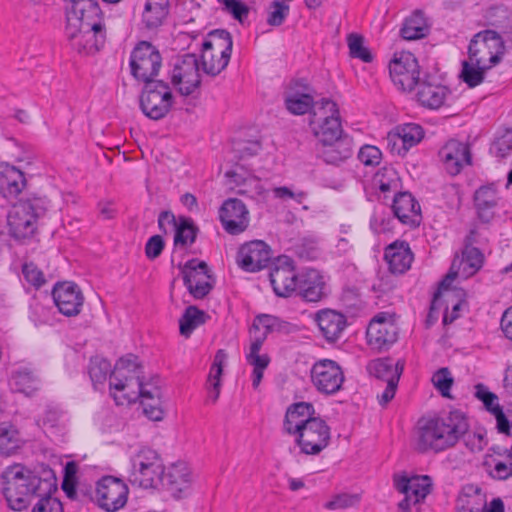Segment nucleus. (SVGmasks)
I'll use <instances>...</instances> for the list:
<instances>
[{"mask_svg":"<svg viewBox=\"0 0 512 512\" xmlns=\"http://www.w3.org/2000/svg\"><path fill=\"white\" fill-rule=\"evenodd\" d=\"M137 360V356L129 354L116 362L110 375V390L127 392L122 397L113 394V398L117 405H122L124 401L135 403L140 400L143 412L149 419L162 420L164 412L161 408V389L151 381L144 382L143 370Z\"/></svg>","mask_w":512,"mask_h":512,"instance_id":"f257e3e1","label":"nucleus"},{"mask_svg":"<svg viewBox=\"0 0 512 512\" xmlns=\"http://www.w3.org/2000/svg\"><path fill=\"white\" fill-rule=\"evenodd\" d=\"M65 35L70 47L79 54H93L98 52L106 40V31L95 32L94 29H85L81 25L67 23Z\"/></svg>","mask_w":512,"mask_h":512,"instance_id":"aec40b11","label":"nucleus"},{"mask_svg":"<svg viewBox=\"0 0 512 512\" xmlns=\"http://www.w3.org/2000/svg\"><path fill=\"white\" fill-rule=\"evenodd\" d=\"M462 262L464 265L469 267V274L472 275L481 268L483 263V254L478 248L465 247Z\"/></svg>","mask_w":512,"mask_h":512,"instance_id":"0e129e2a","label":"nucleus"},{"mask_svg":"<svg viewBox=\"0 0 512 512\" xmlns=\"http://www.w3.org/2000/svg\"><path fill=\"white\" fill-rule=\"evenodd\" d=\"M45 198L34 197L16 203L8 214L10 235L16 240L30 239L36 232L37 220L47 210Z\"/></svg>","mask_w":512,"mask_h":512,"instance_id":"20e7f679","label":"nucleus"},{"mask_svg":"<svg viewBox=\"0 0 512 512\" xmlns=\"http://www.w3.org/2000/svg\"><path fill=\"white\" fill-rule=\"evenodd\" d=\"M398 327L385 313L376 315L366 331L368 345L379 352L388 350L398 339Z\"/></svg>","mask_w":512,"mask_h":512,"instance_id":"6ab92c4d","label":"nucleus"},{"mask_svg":"<svg viewBox=\"0 0 512 512\" xmlns=\"http://www.w3.org/2000/svg\"><path fill=\"white\" fill-rule=\"evenodd\" d=\"M315 417L313 404L308 402L291 404L286 410L282 427L283 432L295 436Z\"/></svg>","mask_w":512,"mask_h":512,"instance_id":"7c9ffc66","label":"nucleus"},{"mask_svg":"<svg viewBox=\"0 0 512 512\" xmlns=\"http://www.w3.org/2000/svg\"><path fill=\"white\" fill-rule=\"evenodd\" d=\"M382 153L372 145H365L360 148L358 153L359 160L366 166H375L380 163Z\"/></svg>","mask_w":512,"mask_h":512,"instance_id":"774afa93","label":"nucleus"},{"mask_svg":"<svg viewBox=\"0 0 512 512\" xmlns=\"http://www.w3.org/2000/svg\"><path fill=\"white\" fill-rule=\"evenodd\" d=\"M129 488L120 478L106 475L96 483L95 500L97 505L106 512H117L128 500Z\"/></svg>","mask_w":512,"mask_h":512,"instance_id":"9b49d317","label":"nucleus"},{"mask_svg":"<svg viewBox=\"0 0 512 512\" xmlns=\"http://www.w3.org/2000/svg\"><path fill=\"white\" fill-rule=\"evenodd\" d=\"M498 201L495 184L483 185L475 191L474 203L481 221L489 222L492 219Z\"/></svg>","mask_w":512,"mask_h":512,"instance_id":"e433bc0d","label":"nucleus"},{"mask_svg":"<svg viewBox=\"0 0 512 512\" xmlns=\"http://www.w3.org/2000/svg\"><path fill=\"white\" fill-rule=\"evenodd\" d=\"M232 37L226 30H215L202 44V69L210 76L220 74L228 65L232 52Z\"/></svg>","mask_w":512,"mask_h":512,"instance_id":"0eeeda50","label":"nucleus"},{"mask_svg":"<svg viewBox=\"0 0 512 512\" xmlns=\"http://www.w3.org/2000/svg\"><path fill=\"white\" fill-rule=\"evenodd\" d=\"M295 255L306 261L315 260L319 256L317 242L313 239L304 238L294 245Z\"/></svg>","mask_w":512,"mask_h":512,"instance_id":"6e6d98bb","label":"nucleus"},{"mask_svg":"<svg viewBox=\"0 0 512 512\" xmlns=\"http://www.w3.org/2000/svg\"><path fill=\"white\" fill-rule=\"evenodd\" d=\"M310 373L313 385L324 394H335L344 382V373L340 365L330 359L316 361Z\"/></svg>","mask_w":512,"mask_h":512,"instance_id":"a211bd4d","label":"nucleus"},{"mask_svg":"<svg viewBox=\"0 0 512 512\" xmlns=\"http://www.w3.org/2000/svg\"><path fill=\"white\" fill-rule=\"evenodd\" d=\"M169 13V0H147L142 14L143 23L148 29L162 25Z\"/></svg>","mask_w":512,"mask_h":512,"instance_id":"ea45409f","label":"nucleus"},{"mask_svg":"<svg viewBox=\"0 0 512 512\" xmlns=\"http://www.w3.org/2000/svg\"><path fill=\"white\" fill-rule=\"evenodd\" d=\"M428 33L427 21L423 12L417 10L403 23L401 36L405 40H416L423 38Z\"/></svg>","mask_w":512,"mask_h":512,"instance_id":"37998d69","label":"nucleus"},{"mask_svg":"<svg viewBox=\"0 0 512 512\" xmlns=\"http://www.w3.org/2000/svg\"><path fill=\"white\" fill-rule=\"evenodd\" d=\"M52 296L59 312L63 315L71 317L81 312L84 296L75 283L66 281L55 284Z\"/></svg>","mask_w":512,"mask_h":512,"instance_id":"b1692460","label":"nucleus"},{"mask_svg":"<svg viewBox=\"0 0 512 512\" xmlns=\"http://www.w3.org/2000/svg\"><path fill=\"white\" fill-rule=\"evenodd\" d=\"M296 293L306 302H319L327 296L323 275L316 269L298 273Z\"/></svg>","mask_w":512,"mask_h":512,"instance_id":"c85d7f7f","label":"nucleus"},{"mask_svg":"<svg viewBox=\"0 0 512 512\" xmlns=\"http://www.w3.org/2000/svg\"><path fill=\"white\" fill-rule=\"evenodd\" d=\"M275 316L269 314H260L253 320L251 327V341L262 338L261 344L263 345L268 335L274 333Z\"/></svg>","mask_w":512,"mask_h":512,"instance_id":"09e8293b","label":"nucleus"},{"mask_svg":"<svg viewBox=\"0 0 512 512\" xmlns=\"http://www.w3.org/2000/svg\"><path fill=\"white\" fill-rule=\"evenodd\" d=\"M227 359V353L225 350L220 349L214 356V361L210 369L208 382L210 383L211 389L209 391V399L215 403L220 395L221 387V376L223 372V366Z\"/></svg>","mask_w":512,"mask_h":512,"instance_id":"a18cd8bd","label":"nucleus"},{"mask_svg":"<svg viewBox=\"0 0 512 512\" xmlns=\"http://www.w3.org/2000/svg\"><path fill=\"white\" fill-rule=\"evenodd\" d=\"M262 338L251 341L249 352L246 354V361L253 366V370L264 371L269 363L270 357L267 354H259Z\"/></svg>","mask_w":512,"mask_h":512,"instance_id":"3c124183","label":"nucleus"},{"mask_svg":"<svg viewBox=\"0 0 512 512\" xmlns=\"http://www.w3.org/2000/svg\"><path fill=\"white\" fill-rule=\"evenodd\" d=\"M54 493L40 494L31 512H64L60 500L53 496Z\"/></svg>","mask_w":512,"mask_h":512,"instance_id":"5fc2aeb1","label":"nucleus"},{"mask_svg":"<svg viewBox=\"0 0 512 512\" xmlns=\"http://www.w3.org/2000/svg\"><path fill=\"white\" fill-rule=\"evenodd\" d=\"M360 501L359 495L357 494H337L330 501L324 504L327 510H339L352 507L358 504Z\"/></svg>","mask_w":512,"mask_h":512,"instance_id":"680f3d73","label":"nucleus"},{"mask_svg":"<svg viewBox=\"0 0 512 512\" xmlns=\"http://www.w3.org/2000/svg\"><path fill=\"white\" fill-rule=\"evenodd\" d=\"M389 73L395 86L403 91L413 90L421 80L418 61L411 52L395 53Z\"/></svg>","mask_w":512,"mask_h":512,"instance_id":"dca6fc26","label":"nucleus"},{"mask_svg":"<svg viewBox=\"0 0 512 512\" xmlns=\"http://www.w3.org/2000/svg\"><path fill=\"white\" fill-rule=\"evenodd\" d=\"M130 463L128 481L132 486L149 489L159 485L164 465L156 450L143 446L130 457Z\"/></svg>","mask_w":512,"mask_h":512,"instance_id":"39448f33","label":"nucleus"},{"mask_svg":"<svg viewBox=\"0 0 512 512\" xmlns=\"http://www.w3.org/2000/svg\"><path fill=\"white\" fill-rule=\"evenodd\" d=\"M492 462L493 468L490 474L493 478L506 480L512 477V461H509L506 455H496Z\"/></svg>","mask_w":512,"mask_h":512,"instance_id":"13d9d810","label":"nucleus"},{"mask_svg":"<svg viewBox=\"0 0 512 512\" xmlns=\"http://www.w3.org/2000/svg\"><path fill=\"white\" fill-rule=\"evenodd\" d=\"M173 105V94L168 83L162 80L144 83L140 95V108L143 114L152 120L164 118Z\"/></svg>","mask_w":512,"mask_h":512,"instance_id":"1a4fd4ad","label":"nucleus"},{"mask_svg":"<svg viewBox=\"0 0 512 512\" xmlns=\"http://www.w3.org/2000/svg\"><path fill=\"white\" fill-rule=\"evenodd\" d=\"M292 263L291 259L285 258L270 272V282L277 296L289 297L297 290L298 274Z\"/></svg>","mask_w":512,"mask_h":512,"instance_id":"bb28decb","label":"nucleus"},{"mask_svg":"<svg viewBox=\"0 0 512 512\" xmlns=\"http://www.w3.org/2000/svg\"><path fill=\"white\" fill-rule=\"evenodd\" d=\"M295 436L301 453L318 455L329 445L331 431L325 420L315 417Z\"/></svg>","mask_w":512,"mask_h":512,"instance_id":"2eb2a0df","label":"nucleus"},{"mask_svg":"<svg viewBox=\"0 0 512 512\" xmlns=\"http://www.w3.org/2000/svg\"><path fill=\"white\" fill-rule=\"evenodd\" d=\"M468 429L467 418L459 410L450 411L442 417L421 421L418 428V449L421 452L444 451L453 447Z\"/></svg>","mask_w":512,"mask_h":512,"instance_id":"7ed1b4c3","label":"nucleus"},{"mask_svg":"<svg viewBox=\"0 0 512 512\" xmlns=\"http://www.w3.org/2000/svg\"><path fill=\"white\" fill-rule=\"evenodd\" d=\"M394 486L402 494L404 499L399 502L401 512H409L412 506L424 501L432 489V479L428 475H395Z\"/></svg>","mask_w":512,"mask_h":512,"instance_id":"ddd939ff","label":"nucleus"},{"mask_svg":"<svg viewBox=\"0 0 512 512\" xmlns=\"http://www.w3.org/2000/svg\"><path fill=\"white\" fill-rule=\"evenodd\" d=\"M159 484L168 490L175 498H180L182 493L190 488L191 484V473L187 464L177 462L168 467L166 472L163 469Z\"/></svg>","mask_w":512,"mask_h":512,"instance_id":"c756f323","label":"nucleus"},{"mask_svg":"<svg viewBox=\"0 0 512 512\" xmlns=\"http://www.w3.org/2000/svg\"><path fill=\"white\" fill-rule=\"evenodd\" d=\"M349 53L353 58L362 60L365 63H370L373 60V55L370 50L364 46V38L358 34H350L347 38Z\"/></svg>","mask_w":512,"mask_h":512,"instance_id":"603ef678","label":"nucleus"},{"mask_svg":"<svg viewBox=\"0 0 512 512\" xmlns=\"http://www.w3.org/2000/svg\"><path fill=\"white\" fill-rule=\"evenodd\" d=\"M316 322L323 337L330 343L336 342L347 326L345 315L331 309L319 311Z\"/></svg>","mask_w":512,"mask_h":512,"instance_id":"473e14b6","label":"nucleus"},{"mask_svg":"<svg viewBox=\"0 0 512 512\" xmlns=\"http://www.w3.org/2000/svg\"><path fill=\"white\" fill-rule=\"evenodd\" d=\"M475 397L481 400L485 406V408L493 412L494 408L500 407L498 404V397L488 390V388L484 384H477L475 386Z\"/></svg>","mask_w":512,"mask_h":512,"instance_id":"69168bd1","label":"nucleus"},{"mask_svg":"<svg viewBox=\"0 0 512 512\" xmlns=\"http://www.w3.org/2000/svg\"><path fill=\"white\" fill-rule=\"evenodd\" d=\"M110 370L111 364L108 360L99 356H95L90 359L88 372L92 382H104L107 375L110 373Z\"/></svg>","mask_w":512,"mask_h":512,"instance_id":"864d4df0","label":"nucleus"},{"mask_svg":"<svg viewBox=\"0 0 512 512\" xmlns=\"http://www.w3.org/2000/svg\"><path fill=\"white\" fill-rule=\"evenodd\" d=\"M171 82L183 96L199 92L201 79L199 62L195 54L186 53L177 57L171 71Z\"/></svg>","mask_w":512,"mask_h":512,"instance_id":"f8f14e48","label":"nucleus"},{"mask_svg":"<svg viewBox=\"0 0 512 512\" xmlns=\"http://www.w3.org/2000/svg\"><path fill=\"white\" fill-rule=\"evenodd\" d=\"M207 318L208 315L203 310L193 305L188 306L179 319L180 334L189 337L196 328L206 322Z\"/></svg>","mask_w":512,"mask_h":512,"instance_id":"c03bdc74","label":"nucleus"},{"mask_svg":"<svg viewBox=\"0 0 512 512\" xmlns=\"http://www.w3.org/2000/svg\"><path fill=\"white\" fill-rule=\"evenodd\" d=\"M424 137V129L416 123H405L394 128L388 134V146L392 152L405 155L409 149L417 145Z\"/></svg>","mask_w":512,"mask_h":512,"instance_id":"a878e982","label":"nucleus"},{"mask_svg":"<svg viewBox=\"0 0 512 512\" xmlns=\"http://www.w3.org/2000/svg\"><path fill=\"white\" fill-rule=\"evenodd\" d=\"M11 385L18 392L30 396L39 389L40 380L34 370L23 367L13 372L11 376Z\"/></svg>","mask_w":512,"mask_h":512,"instance_id":"79ce46f5","label":"nucleus"},{"mask_svg":"<svg viewBox=\"0 0 512 512\" xmlns=\"http://www.w3.org/2000/svg\"><path fill=\"white\" fill-rule=\"evenodd\" d=\"M219 220L228 234L239 235L249 226V210L241 200L229 198L219 209Z\"/></svg>","mask_w":512,"mask_h":512,"instance_id":"412c9836","label":"nucleus"},{"mask_svg":"<svg viewBox=\"0 0 512 512\" xmlns=\"http://www.w3.org/2000/svg\"><path fill=\"white\" fill-rule=\"evenodd\" d=\"M440 161L446 172L458 175L465 166L472 164V153L467 143L455 139L447 141L438 152Z\"/></svg>","mask_w":512,"mask_h":512,"instance_id":"4be33fe9","label":"nucleus"},{"mask_svg":"<svg viewBox=\"0 0 512 512\" xmlns=\"http://www.w3.org/2000/svg\"><path fill=\"white\" fill-rule=\"evenodd\" d=\"M290 7L283 1L271 2L267 17V23L271 26H280L289 15Z\"/></svg>","mask_w":512,"mask_h":512,"instance_id":"4d7b16f0","label":"nucleus"},{"mask_svg":"<svg viewBox=\"0 0 512 512\" xmlns=\"http://www.w3.org/2000/svg\"><path fill=\"white\" fill-rule=\"evenodd\" d=\"M38 426L51 434H62L68 425V413L60 404L48 402L36 420Z\"/></svg>","mask_w":512,"mask_h":512,"instance_id":"72a5a7b5","label":"nucleus"},{"mask_svg":"<svg viewBox=\"0 0 512 512\" xmlns=\"http://www.w3.org/2000/svg\"><path fill=\"white\" fill-rule=\"evenodd\" d=\"M417 101L425 108L436 110L442 107L450 95L447 86L439 83L435 77L425 76L416 85Z\"/></svg>","mask_w":512,"mask_h":512,"instance_id":"393cba45","label":"nucleus"},{"mask_svg":"<svg viewBox=\"0 0 512 512\" xmlns=\"http://www.w3.org/2000/svg\"><path fill=\"white\" fill-rule=\"evenodd\" d=\"M394 216L404 225L418 227L422 220L421 207L409 192H398L391 205Z\"/></svg>","mask_w":512,"mask_h":512,"instance_id":"cd10ccee","label":"nucleus"},{"mask_svg":"<svg viewBox=\"0 0 512 512\" xmlns=\"http://www.w3.org/2000/svg\"><path fill=\"white\" fill-rule=\"evenodd\" d=\"M491 69V67L487 65H476L468 59L467 61L462 62V70H461V79L464 83H466L469 87L473 88L480 85L485 77V72Z\"/></svg>","mask_w":512,"mask_h":512,"instance_id":"49530a36","label":"nucleus"},{"mask_svg":"<svg viewBox=\"0 0 512 512\" xmlns=\"http://www.w3.org/2000/svg\"><path fill=\"white\" fill-rule=\"evenodd\" d=\"M132 76L144 83L155 81L162 66L159 50L150 42L141 41L132 50L129 61Z\"/></svg>","mask_w":512,"mask_h":512,"instance_id":"9d476101","label":"nucleus"},{"mask_svg":"<svg viewBox=\"0 0 512 512\" xmlns=\"http://www.w3.org/2000/svg\"><path fill=\"white\" fill-rule=\"evenodd\" d=\"M22 273L25 280L36 289L41 288L46 283L42 270L33 262L23 264Z\"/></svg>","mask_w":512,"mask_h":512,"instance_id":"e2e57ef3","label":"nucleus"},{"mask_svg":"<svg viewBox=\"0 0 512 512\" xmlns=\"http://www.w3.org/2000/svg\"><path fill=\"white\" fill-rule=\"evenodd\" d=\"M505 52L503 38L494 30L480 31L473 36L468 46V58L476 65L494 67L500 63Z\"/></svg>","mask_w":512,"mask_h":512,"instance_id":"6e6552de","label":"nucleus"},{"mask_svg":"<svg viewBox=\"0 0 512 512\" xmlns=\"http://www.w3.org/2000/svg\"><path fill=\"white\" fill-rule=\"evenodd\" d=\"M404 369V363L397 361L393 363L390 358H380L372 360L367 365V371L370 375L377 379L388 382L395 376L400 379V376Z\"/></svg>","mask_w":512,"mask_h":512,"instance_id":"58836bf2","label":"nucleus"},{"mask_svg":"<svg viewBox=\"0 0 512 512\" xmlns=\"http://www.w3.org/2000/svg\"><path fill=\"white\" fill-rule=\"evenodd\" d=\"M198 228L190 218L182 217L179 219L178 226L175 229L174 245L186 246L195 242Z\"/></svg>","mask_w":512,"mask_h":512,"instance_id":"de8ad7c7","label":"nucleus"},{"mask_svg":"<svg viewBox=\"0 0 512 512\" xmlns=\"http://www.w3.org/2000/svg\"><path fill=\"white\" fill-rule=\"evenodd\" d=\"M413 253L405 241H395L385 248L384 259L389 271L393 274H403L411 267Z\"/></svg>","mask_w":512,"mask_h":512,"instance_id":"f704fd0d","label":"nucleus"},{"mask_svg":"<svg viewBox=\"0 0 512 512\" xmlns=\"http://www.w3.org/2000/svg\"><path fill=\"white\" fill-rule=\"evenodd\" d=\"M67 23L81 25L85 29L106 31L103 12L97 0H71L67 10Z\"/></svg>","mask_w":512,"mask_h":512,"instance_id":"f3484780","label":"nucleus"},{"mask_svg":"<svg viewBox=\"0 0 512 512\" xmlns=\"http://www.w3.org/2000/svg\"><path fill=\"white\" fill-rule=\"evenodd\" d=\"M23 445V439L17 427L11 422L0 423V454L10 456Z\"/></svg>","mask_w":512,"mask_h":512,"instance_id":"a19ab883","label":"nucleus"},{"mask_svg":"<svg viewBox=\"0 0 512 512\" xmlns=\"http://www.w3.org/2000/svg\"><path fill=\"white\" fill-rule=\"evenodd\" d=\"M271 259V249L262 240L243 244L237 253L238 265L247 272H257L265 268Z\"/></svg>","mask_w":512,"mask_h":512,"instance_id":"5701e85b","label":"nucleus"},{"mask_svg":"<svg viewBox=\"0 0 512 512\" xmlns=\"http://www.w3.org/2000/svg\"><path fill=\"white\" fill-rule=\"evenodd\" d=\"M180 268L184 285L194 299H204L214 288L215 279L206 262L191 259Z\"/></svg>","mask_w":512,"mask_h":512,"instance_id":"4468645a","label":"nucleus"},{"mask_svg":"<svg viewBox=\"0 0 512 512\" xmlns=\"http://www.w3.org/2000/svg\"><path fill=\"white\" fill-rule=\"evenodd\" d=\"M353 154V140L350 136L336 140L331 144H323L321 157L328 164L338 165Z\"/></svg>","mask_w":512,"mask_h":512,"instance_id":"4c0bfd02","label":"nucleus"},{"mask_svg":"<svg viewBox=\"0 0 512 512\" xmlns=\"http://www.w3.org/2000/svg\"><path fill=\"white\" fill-rule=\"evenodd\" d=\"M375 183L381 192L398 193L399 177L397 172L392 168H384L380 170L375 176Z\"/></svg>","mask_w":512,"mask_h":512,"instance_id":"8fccbe9b","label":"nucleus"},{"mask_svg":"<svg viewBox=\"0 0 512 512\" xmlns=\"http://www.w3.org/2000/svg\"><path fill=\"white\" fill-rule=\"evenodd\" d=\"M496 156L504 158L512 153V129H505L504 133L493 144Z\"/></svg>","mask_w":512,"mask_h":512,"instance_id":"338daca9","label":"nucleus"},{"mask_svg":"<svg viewBox=\"0 0 512 512\" xmlns=\"http://www.w3.org/2000/svg\"><path fill=\"white\" fill-rule=\"evenodd\" d=\"M294 90L285 99V105L288 111L295 115H303L314 110V106L320 101H314L311 94V87L303 80H295L292 84Z\"/></svg>","mask_w":512,"mask_h":512,"instance_id":"2f4dec72","label":"nucleus"},{"mask_svg":"<svg viewBox=\"0 0 512 512\" xmlns=\"http://www.w3.org/2000/svg\"><path fill=\"white\" fill-rule=\"evenodd\" d=\"M510 12L504 5L492 6L485 12V19L491 26L502 27L509 19Z\"/></svg>","mask_w":512,"mask_h":512,"instance_id":"052dcab7","label":"nucleus"},{"mask_svg":"<svg viewBox=\"0 0 512 512\" xmlns=\"http://www.w3.org/2000/svg\"><path fill=\"white\" fill-rule=\"evenodd\" d=\"M432 382L443 397H450L453 378L448 368L443 367L437 370L432 377Z\"/></svg>","mask_w":512,"mask_h":512,"instance_id":"bf43d9fd","label":"nucleus"},{"mask_svg":"<svg viewBox=\"0 0 512 512\" xmlns=\"http://www.w3.org/2000/svg\"><path fill=\"white\" fill-rule=\"evenodd\" d=\"M1 492L7 506L13 511H24L41 493H55L57 479L48 467L40 472L15 463L3 469L0 475Z\"/></svg>","mask_w":512,"mask_h":512,"instance_id":"f03ea898","label":"nucleus"},{"mask_svg":"<svg viewBox=\"0 0 512 512\" xmlns=\"http://www.w3.org/2000/svg\"><path fill=\"white\" fill-rule=\"evenodd\" d=\"M26 186L24 173L8 163L0 164V194L7 199L16 198Z\"/></svg>","mask_w":512,"mask_h":512,"instance_id":"c9c22d12","label":"nucleus"},{"mask_svg":"<svg viewBox=\"0 0 512 512\" xmlns=\"http://www.w3.org/2000/svg\"><path fill=\"white\" fill-rule=\"evenodd\" d=\"M309 125L314 136L322 144H331L348 136L343 132L337 104L328 98L321 99L314 106Z\"/></svg>","mask_w":512,"mask_h":512,"instance_id":"423d86ee","label":"nucleus"}]
</instances>
